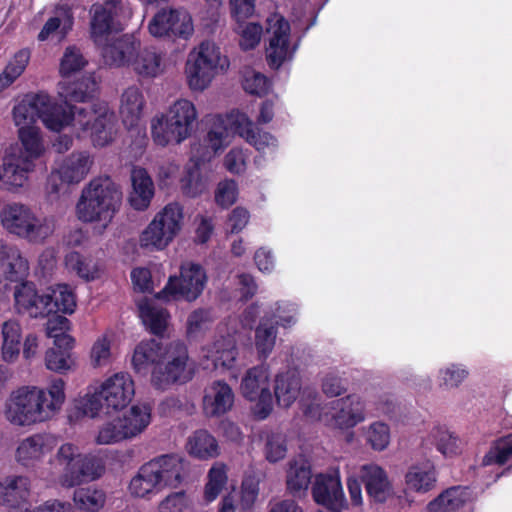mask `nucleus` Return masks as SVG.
Returning <instances> with one entry per match:
<instances>
[{
  "label": "nucleus",
  "instance_id": "obj_1",
  "mask_svg": "<svg viewBox=\"0 0 512 512\" xmlns=\"http://www.w3.org/2000/svg\"><path fill=\"white\" fill-rule=\"evenodd\" d=\"M38 119L52 131L72 124L80 138H90L94 146L103 147L113 139V115L106 103L71 107L66 111L45 92L30 93L14 106L13 120L20 128L36 126Z\"/></svg>",
  "mask_w": 512,
  "mask_h": 512
},
{
  "label": "nucleus",
  "instance_id": "obj_2",
  "mask_svg": "<svg viewBox=\"0 0 512 512\" xmlns=\"http://www.w3.org/2000/svg\"><path fill=\"white\" fill-rule=\"evenodd\" d=\"M65 382L53 379L47 389L23 386L10 395L6 416L19 426L32 425L51 419L65 401Z\"/></svg>",
  "mask_w": 512,
  "mask_h": 512
},
{
  "label": "nucleus",
  "instance_id": "obj_3",
  "mask_svg": "<svg viewBox=\"0 0 512 512\" xmlns=\"http://www.w3.org/2000/svg\"><path fill=\"white\" fill-rule=\"evenodd\" d=\"M122 203V192L109 177L92 179L81 191L76 204L77 218L84 223H99L98 233L108 227Z\"/></svg>",
  "mask_w": 512,
  "mask_h": 512
},
{
  "label": "nucleus",
  "instance_id": "obj_4",
  "mask_svg": "<svg viewBox=\"0 0 512 512\" xmlns=\"http://www.w3.org/2000/svg\"><path fill=\"white\" fill-rule=\"evenodd\" d=\"M1 222L8 232L33 244L44 243L55 231L53 217H39L31 208L19 203L3 208Z\"/></svg>",
  "mask_w": 512,
  "mask_h": 512
},
{
  "label": "nucleus",
  "instance_id": "obj_5",
  "mask_svg": "<svg viewBox=\"0 0 512 512\" xmlns=\"http://www.w3.org/2000/svg\"><path fill=\"white\" fill-rule=\"evenodd\" d=\"M194 373L195 366L189 360L186 347L180 343L170 344L161 363L151 371V383L158 390H166L173 384L187 383Z\"/></svg>",
  "mask_w": 512,
  "mask_h": 512
},
{
  "label": "nucleus",
  "instance_id": "obj_6",
  "mask_svg": "<svg viewBox=\"0 0 512 512\" xmlns=\"http://www.w3.org/2000/svg\"><path fill=\"white\" fill-rule=\"evenodd\" d=\"M221 60V49L213 41H203L188 55L185 74L193 91L205 90L215 77Z\"/></svg>",
  "mask_w": 512,
  "mask_h": 512
},
{
  "label": "nucleus",
  "instance_id": "obj_7",
  "mask_svg": "<svg viewBox=\"0 0 512 512\" xmlns=\"http://www.w3.org/2000/svg\"><path fill=\"white\" fill-rule=\"evenodd\" d=\"M182 208L177 203L166 205L142 231L140 246L149 250H163L181 230Z\"/></svg>",
  "mask_w": 512,
  "mask_h": 512
},
{
  "label": "nucleus",
  "instance_id": "obj_8",
  "mask_svg": "<svg viewBox=\"0 0 512 512\" xmlns=\"http://www.w3.org/2000/svg\"><path fill=\"white\" fill-rule=\"evenodd\" d=\"M90 15L91 37L96 45H102L123 29V21L130 16V12L122 1L107 0L93 4Z\"/></svg>",
  "mask_w": 512,
  "mask_h": 512
},
{
  "label": "nucleus",
  "instance_id": "obj_9",
  "mask_svg": "<svg viewBox=\"0 0 512 512\" xmlns=\"http://www.w3.org/2000/svg\"><path fill=\"white\" fill-rule=\"evenodd\" d=\"M72 450H58L57 458L65 463L60 482L64 487H74L94 481L105 472L104 461L92 454L73 455Z\"/></svg>",
  "mask_w": 512,
  "mask_h": 512
},
{
  "label": "nucleus",
  "instance_id": "obj_10",
  "mask_svg": "<svg viewBox=\"0 0 512 512\" xmlns=\"http://www.w3.org/2000/svg\"><path fill=\"white\" fill-rule=\"evenodd\" d=\"M206 281L205 273L197 264H186L181 267L180 277H170L166 286L156 295L159 299L184 298L195 300L203 291Z\"/></svg>",
  "mask_w": 512,
  "mask_h": 512
},
{
  "label": "nucleus",
  "instance_id": "obj_11",
  "mask_svg": "<svg viewBox=\"0 0 512 512\" xmlns=\"http://www.w3.org/2000/svg\"><path fill=\"white\" fill-rule=\"evenodd\" d=\"M240 389L246 399L258 402L255 413L262 419L267 417L272 409L268 369L259 366L248 370L242 379Z\"/></svg>",
  "mask_w": 512,
  "mask_h": 512
},
{
  "label": "nucleus",
  "instance_id": "obj_12",
  "mask_svg": "<svg viewBox=\"0 0 512 512\" xmlns=\"http://www.w3.org/2000/svg\"><path fill=\"white\" fill-rule=\"evenodd\" d=\"M229 134L239 135L258 151L265 152L277 147V140L272 134L255 128L248 116L239 111L226 115V136Z\"/></svg>",
  "mask_w": 512,
  "mask_h": 512
},
{
  "label": "nucleus",
  "instance_id": "obj_13",
  "mask_svg": "<svg viewBox=\"0 0 512 512\" xmlns=\"http://www.w3.org/2000/svg\"><path fill=\"white\" fill-rule=\"evenodd\" d=\"M314 502L332 512H343L348 508L340 478L337 474H317L311 486Z\"/></svg>",
  "mask_w": 512,
  "mask_h": 512
},
{
  "label": "nucleus",
  "instance_id": "obj_14",
  "mask_svg": "<svg viewBox=\"0 0 512 512\" xmlns=\"http://www.w3.org/2000/svg\"><path fill=\"white\" fill-rule=\"evenodd\" d=\"M266 31L269 46L266 50L267 60L273 68H278L289 57L290 25L280 14L274 13L267 18Z\"/></svg>",
  "mask_w": 512,
  "mask_h": 512
},
{
  "label": "nucleus",
  "instance_id": "obj_15",
  "mask_svg": "<svg viewBox=\"0 0 512 512\" xmlns=\"http://www.w3.org/2000/svg\"><path fill=\"white\" fill-rule=\"evenodd\" d=\"M105 402V414L125 408L135 394L134 382L128 373H116L99 387Z\"/></svg>",
  "mask_w": 512,
  "mask_h": 512
},
{
  "label": "nucleus",
  "instance_id": "obj_16",
  "mask_svg": "<svg viewBox=\"0 0 512 512\" xmlns=\"http://www.w3.org/2000/svg\"><path fill=\"white\" fill-rule=\"evenodd\" d=\"M360 479L371 504H385L393 498L395 491L387 471L377 464H365L360 470Z\"/></svg>",
  "mask_w": 512,
  "mask_h": 512
},
{
  "label": "nucleus",
  "instance_id": "obj_17",
  "mask_svg": "<svg viewBox=\"0 0 512 512\" xmlns=\"http://www.w3.org/2000/svg\"><path fill=\"white\" fill-rule=\"evenodd\" d=\"M334 426L341 429L353 428L366 419V403L361 395L350 394L334 400L329 408Z\"/></svg>",
  "mask_w": 512,
  "mask_h": 512
},
{
  "label": "nucleus",
  "instance_id": "obj_18",
  "mask_svg": "<svg viewBox=\"0 0 512 512\" xmlns=\"http://www.w3.org/2000/svg\"><path fill=\"white\" fill-rule=\"evenodd\" d=\"M30 482L24 476L0 480V512H32L28 507Z\"/></svg>",
  "mask_w": 512,
  "mask_h": 512
},
{
  "label": "nucleus",
  "instance_id": "obj_19",
  "mask_svg": "<svg viewBox=\"0 0 512 512\" xmlns=\"http://www.w3.org/2000/svg\"><path fill=\"white\" fill-rule=\"evenodd\" d=\"M149 32L155 37H187L192 31L190 16L177 9H162L149 23Z\"/></svg>",
  "mask_w": 512,
  "mask_h": 512
},
{
  "label": "nucleus",
  "instance_id": "obj_20",
  "mask_svg": "<svg viewBox=\"0 0 512 512\" xmlns=\"http://www.w3.org/2000/svg\"><path fill=\"white\" fill-rule=\"evenodd\" d=\"M34 168L35 164L21 156L20 148H9L0 166V189L22 187Z\"/></svg>",
  "mask_w": 512,
  "mask_h": 512
},
{
  "label": "nucleus",
  "instance_id": "obj_21",
  "mask_svg": "<svg viewBox=\"0 0 512 512\" xmlns=\"http://www.w3.org/2000/svg\"><path fill=\"white\" fill-rule=\"evenodd\" d=\"M138 44L136 43V47ZM129 65L133 71L143 79H153L165 71L164 55L155 47L136 49Z\"/></svg>",
  "mask_w": 512,
  "mask_h": 512
},
{
  "label": "nucleus",
  "instance_id": "obj_22",
  "mask_svg": "<svg viewBox=\"0 0 512 512\" xmlns=\"http://www.w3.org/2000/svg\"><path fill=\"white\" fill-rule=\"evenodd\" d=\"M192 132L174 122L164 114L151 120V137L161 147L180 144L191 136Z\"/></svg>",
  "mask_w": 512,
  "mask_h": 512
},
{
  "label": "nucleus",
  "instance_id": "obj_23",
  "mask_svg": "<svg viewBox=\"0 0 512 512\" xmlns=\"http://www.w3.org/2000/svg\"><path fill=\"white\" fill-rule=\"evenodd\" d=\"M207 136L196 149L201 161H210L223 147L224 119L221 114H209L204 118Z\"/></svg>",
  "mask_w": 512,
  "mask_h": 512
},
{
  "label": "nucleus",
  "instance_id": "obj_24",
  "mask_svg": "<svg viewBox=\"0 0 512 512\" xmlns=\"http://www.w3.org/2000/svg\"><path fill=\"white\" fill-rule=\"evenodd\" d=\"M437 471L430 461L411 465L405 476L407 488L418 494H426L432 491L437 484Z\"/></svg>",
  "mask_w": 512,
  "mask_h": 512
},
{
  "label": "nucleus",
  "instance_id": "obj_25",
  "mask_svg": "<svg viewBox=\"0 0 512 512\" xmlns=\"http://www.w3.org/2000/svg\"><path fill=\"white\" fill-rule=\"evenodd\" d=\"M145 103L142 90L135 85L127 87L122 92L119 113L126 127L132 128L139 123L143 115Z\"/></svg>",
  "mask_w": 512,
  "mask_h": 512
},
{
  "label": "nucleus",
  "instance_id": "obj_26",
  "mask_svg": "<svg viewBox=\"0 0 512 512\" xmlns=\"http://www.w3.org/2000/svg\"><path fill=\"white\" fill-rule=\"evenodd\" d=\"M93 159L87 152H76L65 157L56 169L66 184L80 183L90 172Z\"/></svg>",
  "mask_w": 512,
  "mask_h": 512
},
{
  "label": "nucleus",
  "instance_id": "obj_27",
  "mask_svg": "<svg viewBox=\"0 0 512 512\" xmlns=\"http://www.w3.org/2000/svg\"><path fill=\"white\" fill-rule=\"evenodd\" d=\"M132 191L129 195L131 206L139 211L149 207L154 196V184L147 171L135 167L131 171Z\"/></svg>",
  "mask_w": 512,
  "mask_h": 512
},
{
  "label": "nucleus",
  "instance_id": "obj_28",
  "mask_svg": "<svg viewBox=\"0 0 512 512\" xmlns=\"http://www.w3.org/2000/svg\"><path fill=\"white\" fill-rule=\"evenodd\" d=\"M98 46L102 48L105 63L111 66L129 64L136 50V42L128 35L119 38L111 36L105 44Z\"/></svg>",
  "mask_w": 512,
  "mask_h": 512
},
{
  "label": "nucleus",
  "instance_id": "obj_29",
  "mask_svg": "<svg viewBox=\"0 0 512 512\" xmlns=\"http://www.w3.org/2000/svg\"><path fill=\"white\" fill-rule=\"evenodd\" d=\"M167 347L156 340L142 341L135 350L132 357V364L137 373L146 374L150 367L152 369L161 363L166 354Z\"/></svg>",
  "mask_w": 512,
  "mask_h": 512
},
{
  "label": "nucleus",
  "instance_id": "obj_30",
  "mask_svg": "<svg viewBox=\"0 0 512 512\" xmlns=\"http://www.w3.org/2000/svg\"><path fill=\"white\" fill-rule=\"evenodd\" d=\"M106 407L99 389L94 392H87L85 395L76 398L69 410L70 422H77L84 417L95 418L101 413L105 414Z\"/></svg>",
  "mask_w": 512,
  "mask_h": 512
},
{
  "label": "nucleus",
  "instance_id": "obj_31",
  "mask_svg": "<svg viewBox=\"0 0 512 512\" xmlns=\"http://www.w3.org/2000/svg\"><path fill=\"white\" fill-rule=\"evenodd\" d=\"M14 298L19 312L28 313L31 317L45 316V294L39 295L32 283H23L14 290Z\"/></svg>",
  "mask_w": 512,
  "mask_h": 512
},
{
  "label": "nucleus",
  "instance_id": "obj_32",
  "mask_svg": "<svg viewBox=\"0 0 512 512\" xmlns=\"http://www.w3.org/2000/svg\"><path fill=\"white\" fill-rule=\"evenodd\" d=\"M159 470V483L163 486L177 487L181 484L185 474V464L182 458L171 454L162 455L151 460Z\"/></svg>",
  "mask_w": 512,
  "mask_h": 512
},
{
  "label": "nucleus",
  "instance_id": "obj_33",
  "mask_svg": "<svg viewBox=\"0 0 512 512\" xmlns=\"http://www.w3.org/2000/svg\"><path fill=\"white\" fill-rule=\"evenodd\" d=\"M158 471L156 464L151 461L143 464L129 483L131 495L144 498L154 493L161 486Z\"/></svg>",
  "mask_w": 512,
  "mask_h": 512
},
{
  "label": "nucleus",
  "instance_id": "obj_34",
  "mask_svg": "<svg viewBox=\"0 0 512 512\" xmlns=\"http://www.w3.org/2000/svg\"><path fill=\"white\" fill-rule=\"evenodd\" d=\"M312 471L306 459H295L290 463L287 473V489L295 497L305 495L311 484Z\"/></svg>",
  "mask_w": 512,
  "mask_h": 512
},
{
  "label": "nucleus",
  "instance_id": "obj_35",
  "mask_svg": "<svg viewBox=\"0 0 512 512\" xmlns=\"http://www.w3.org/2000/svg\"><path fill=\"white\" fill-rule=\"evenodd\" d=\"M1 355L5 362H15L20 354L22 329L18 321L10 319L1 325Z\"/></svg>",
  "mask_w": 512,
  "mask_h": 512
},
{
  "label": "nucleus",
  "instance_id": "obj_36",
  "mask_svg": "<svg viewBox=\"0 0 512 512\" xmlns=\"http://www.w3.org/2000/svg\"><path fill=\"white\" fill-rule=\"evenodd\" d=\"M45 316L52 313L62 312L71 314L76 307L75 295L66 284H60L45 294Z\"/></svg>",
  "mask_w": 512,
  "mask_h": 512
},
{
  "label": "nucleus",
  "instance_id": "obj_37",
  "mask_svg": "<svg viewBox=\"0 0 512 512\" xmlns=\"http://www.w3.org/2000/svg\"><path fill=\"white\" fill-rule=\"evenodd\" d=\"M300 391L301 381L295 371H288L277 376L275 396L280 406L290 407L299 397Z\"/></svg>",
  "mask_w": 512,
  "mask_h": 512
},
{
  "label": "nucleus",
  "instance_id": "obj_38",
  "mask_svg": "<svg viewBox=\"0 0 512 512\" xmlns=\"http://www.w3.org/2000/svg\"><path fill=\"white\" fill-rule=\"evenodd\" d=\"M18 137L21 142V156L25 160H29L32 164L40 158L44 151V142L40 133V129L37 126L24 127L18 129ZM13 148H19L14 146Z\"/></svg>",
  "mask_w": 512,
  "mask_h": 512
},
{
  "label": "nucleus",
  "instance_id": "obj_39",
  "mask_svg": "<svg viewBox=\"0 0 512 512\" xmlns=\"http://www.w3.org/2000/svg\"><path fill=\"white\" fill-rule=\"evenodd\" d=\"M464 493L460 486L445 489L427 504L428 512H454L465 504Z\"/></svg>",
  "mask_w": 512,
  "mask_h": 512
},
{
  "label": "nucleus",
  "instance_id": "obj_40",
  "mask_svg": "<svg viewBox=\"0 0 512 512\" xmlns=\"http://www.w3.org/2000/svg\"><path fill=\"white\" fill-rule=\"evenodd\" d=\"M140 317L150 331L156 335L161 334L167 325V312L151 300L143 299L138 303Z\"/></svg>",
  "mask_w": 512,
  "mask_h": 512
},
{
  "label": "nucleus",
  "instance_id": "obj_41",
  "mask_svg": "<svg viewBox=\"0 0 512 512\" xmlns=\"http://www.w3.org/2000/svg\"><path fill=\"white\" fill-rule=\"evenodd\" d=\"M65 264L70 272L75 273L85 281H92L99 277L100 270L97 262L93 258L83 256L78 252L67 254Z\"/></svg>",
  "mask_w": 512,
  "mask_h": 512
},
{
  "label": "nucleus",
  "instance_id": "obj_42",
  "mask_svg": "<svg viewBox=\"0 0 512 512\" xmlns=\"http://www.w3.org/2000/svg\"><path fill=\"white\" fill-rule=\"evenodd\" d=\"M163 114L191 132L198 118L195 105L187 99L176 100Z\"/></svg>",
  "mask_w": 512,
  "mask_h": 512
},
{
  "label": "nucleus",
  "instance_id": "obj_43",
  "mask_svg": "<svg viewBox=\"0 0 512 512\" xmlns=\"http://www.w3.org/2000/svg\"><path fill=\"white\" fill-rule=\"evenodd\" d=\"M95 91V80L91 76H87L62 87L60 95L67 104L71 102H86L94 95Z\"/></svg>",
  "mask_w": 512,
  "mask_h": 512
},
{
  "label": "nucleus",
  "instance_id": "obj_44",
  "mask_svg": "<svg viewBox=\"0 0 512 512\" xmlns=\"http://www.w3.org/2000/svg\"><path fill=\"white\" fill-rule=\"evenodd\" d=\"M0 267L11 275L23 274L28 270V262L15 245L0 242Z\"/></svg>",
  "mask_w": 512,
  "mask_h": 512
},
{
  "label": "nucleus",
  "instance_id": "obj_45",
  "mask_svg": "<svg viewBox=\"0 0 512 512\" xmlns=\"http://www.w3.org/2000/svg\"><path fill=\"white\" fill-rule=\"evenodd\" d=\"M151 409L148 405L132 406L129 413L120 419L126 432H131V438L141 433L150 423Z\"/></svg>",
  "mask_w": 512,
  "mask_h": 512
},
{
  "label": "nucleus",
  "instance_id": "obj_46",
  "mask_svg": "<svg viewBox=\"0 0 512 512\" xmlns=\"http://www.w3.org/2000/svg\"><path fill=\"white\" fill-rule=\"evenodd\" d=\"M30 60L27 49L18 51L0 74V92L7 89L25 70Z\"/></svg>",
  "mask_w": 512,
  "mask_h": 512
},
{
  "label": "nucleus",
  "instance_id": "obj_47",
  "mask_svg": "<svg viewBox=\"0 0 512 512\" xmlns=\"http://www.w3.org/2000/svg\"><path fill=\"white\" fill-rule=\"evenodd\" d=\"M203 409L208 417H220L224 413V382L218 380L206 388Z\"/></svg>",
  "mask_w": 512,
  "mask_h": 512
},
{
  "label": "nucleus",
  "instance_id": "obj_48",
  "mask_svg": "<svg viewBox=\"0 0 512 512\" xmlns=\"http://www.w3.org/2000/svg\"><path fill=\"white\" fill-rule=\"evenodd\" d=\"M73 500L81 510L98 512L105 504L106 495L101 489L78 488L74 492Z\"/></svg>",
  "mask_w": 512,
  "mask_h": 512
},
{
  "label": "nucleus",
  "instance_id": "obj_49",
  "mask_svg": "<svg viewBox=\"0 0 512 512\" xmlns=\"http://www.w3.org/2000/svg\"><path fill=\"white\" fill-rule=\"evenodd\" d=\"M242 87L247 93L262 97L270 91L271 82L263 73L246 68L243 71Z\"/></svg>",
  "mask_w": 512,
  "mask_h": 512
},
{
  "label": "nucleus",
  "instance_id": "obj_50",
  "mask_svg": "<svg viewBox=\"0 0 512 512\" xmlns=\"http://www.w3.org/2000/svg\"><path fill=\"white\" fill-rule=\"evenodd\" d=\"M277 330L274 325L260 324L255 331V347L260 357L266 358L273 350Z\"/></svg>",
  "mask_w": 512,
  "mask_h": 512
},
{
  "label": "nucleus",
  "instance_id": "obj_51",
  "mask_svg": "<svg viewBox=\"0 0 512 512\" xmlns=\"http://www.w3.org/2000/svg\"><path fill=\"white\" fill-rule=\"evenodd\" d=\"M468 370L457 364H451L444 368H441L438 372V383L439 386L444 389L457 388L467 377Z\"/></svg>",
  "mask_w": 512,
  "mask_h": 512
},
{
  "label": "nucleus",
  "instance_id": "obj_52",
  "mask_svg": "<svg viewBox=\"0 0 512 512\" xmlns=\"http://www.w3.org/2000/svg\"><path fill=\"white\" fill-rule=\"evenodd\" d=\"M127 438H131V432H126L120 419H117L104 425L100 429L96 442L99 445H112Z\"/></svg>",
  "mask_w": 512,
  "mask_h": 512
},
{
  "label": "nucleus",
  "instance_id": "obj_53",
  "mask_svg": "<svg viewBox=\"0 0 512 512\" xmlns=\"http://www.w3.org/2000/svg\"><path fill=\"white\" fill-rule=\"evenodd\" d=\"M224 489V463H217L208 473V482L204 489V499L207 503L214 501Z\"/></svg>",
  "mask_w": 512,
  "mask_h": 512
},
{
  "label": "nucleus",
  "instance_id": "obj_54",
  "mask_svg": "<svg viewBox=\"0 0 512 512\" xmlns=\"http://www.w3.org/2000/svg\"><path fill=\"white\" fill-rule=\"evenodd\" d=\"M72 27V19L65 16L63 19L59 17H51L44 24L42 30L38 34L40 41H45L48 38L57 35L59 39H63Z\"/></svg>",
  "mask_w": 512,
  "mask_h": 512
},
{
  "label": "nucleus",
  "instance_id": "obj_55",
  "mask_svg": "<svg viewBox=\"0 0 512 512\" xmlns=\"http://www.w3.org/2000/svg\"><path fill=\"white\" fill-rule=\"evenodd\" d=\"M365 438L373 448H387L391 438L390 428L383 422H374L366 428Z\"/></svg>",
  "mask_w": 512,
  "mask_h": 512
},
{
  "label": "nucleus",
  "instance_id": "obj_56",
  "mask_svg": "<svg viewBox=\"0 0 512 512\" xmlns=\"http://www.w3.org/2000/svg\"><path fill=\"white\" fill-rule=\"evenodd\" d=\"M45 364L47 369L63 373L72 368L74 361L70 352L50 348L45 354Z\"/></svg>",
  "mask_w": 512,
  "mask_h": 512
},
{
  "label": "nucleus",
  "instance_id": "obj_57",
  "mask_svg": "<svg viewBox=\"0 0 512 512\" xmlns=\"http://www.w3.org/2000/svg\"><path fill=\"white\" fill-rule=\"evenodd\" d=\"M237 32L240 36V46L245 49L255 48L262 37V26L258 23L249 22L243 25H239Z\"/></svg>",
  "mask_w": 512,
  "mask_h": 512
},
{
  "label": "nucleus",
  "instance_id": "obj_58",
  "mask_svg": "<svg viewBox=\"0 0 512 512\" xmlns=\"http://www.w3.org/2000/svg\"><path fill=\"white\" fill-rule=\"evenodd\" d=\"M85 63L86 62L78 49L75 47H68L61 60L60 72L62 75L68 76L71 73L82 69Z\"/></svg>",
  "mask_w": 512,
  "mask_h": 512
},
{
  "label": "nucleus",
  "instance_id": "obj_59",
  "mask_svg": "<svg viewBox=\"0 0 512 512\" xmlns=\"http://www.w3.org/2000/svg\"><path fill=\"white\" fill-rule=\"evenodd\" d=\"M460 440L445 428H435L428 436L426 445L436 448H448L459 446Z\"/></svg>",
  "mask_w": 512,
  "mask_h": 512
},
{
  "label": "nucleus",
  "instance_id": "obj_60",
  "mask_svg": "<svg viewBox=\"0 0 512 512\" xmlns=\"http://www.w3.org/2000/svg\"><path fill=\"white\" fill-rule=\"evenodd\" d=\"M259 493V483L254 476H246L242 481L240 504L244 510L250 509Z\"/></svg>",
  "mask_w": 512,
  "mask_h": 512
},
{
  "label": "nucleus",
  "instance_id": "obj_61",
  "mask_svg": "<svg viewBox=\"0 0 512 512\" xmlns=\"http://www.w3.org/2000/svg\"><path fill=\"white\" fill-rule=\"evenodd\" d=\"M111 357L110 342L106 337L98 338L91 349V363L94 367L108 364Z\"/></svg>",
  "mask_w": 512,
  "mask_h": 512
},
{
  "label": "nucleus",
  "instance_id": "obj_62",
  "mask_svg": "<svg viewBox=\"0 0 512 512\" xmlns=\"http://www.w3.org/2000/svg\"><path fill=\"white\" fill-rule=\"evenodd\" d=\"M58 439L51 434H35L26 438L19 448H53L58 446Z\"/></svg>",
  "mask_w": 512,
  "mask_h": 512
},
{
  "label": "nucleus",
  "instance_id": "obj_63",
  "mask_svg": "<svg viewBox=\"0 0 512 512\" xmlns=\"http://www.w3.org/2000/svg\"><path fill=\"white\" fill-rule=\"evenodd\" d=\"M131 279L135 289L141 292L153 291V281L151 278V272L146 268H135L131 272Z\"/></svg>",
  "mask_w": 512,
  "mask_h": 512
},
{
  "label": "nucleus",
  "instance_id": "obj_64",
  "mask_svg": "<svg viewBox=\"0 0 512 512\" xmlns=\"http://www.w3.org/2000/svg\"><path fill=\"white\" fill-rule=\"evenodd\" d=\"M187 448H217V442L206 430H198L188 438Z\"/></svg>",
  "mask_w": 512,
  "mask_h": 512
}]
</instances>
